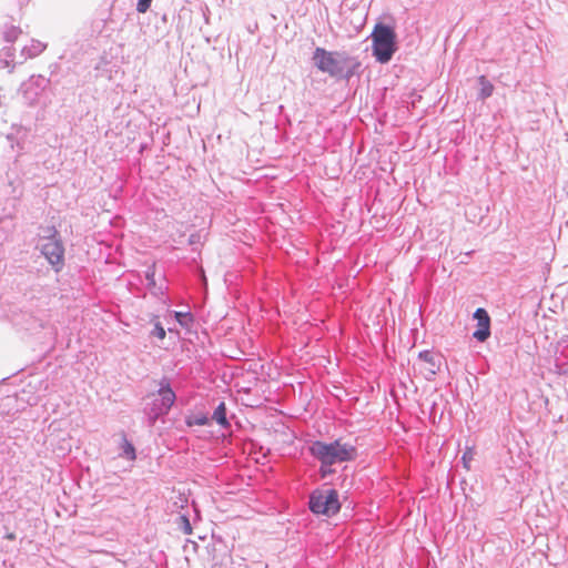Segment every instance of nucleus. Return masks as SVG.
I'll use <instances>...</instances> for the list:
<instances>
[{
    "mask_svg": "<svg viewBox=\"0 0 568 568\" xmlns=\"http://www.w3.org/2000/svg\"><path fill=\"white\" fill-rule=\"evenodd\" d=\"M312 60L320 71L327 73L332 78L348 80L354 73L353 59L345 52L316 48Z\"/></svg>",
    "mask_w": 568,
    "mask_h": 568,
    "instance_id": "nucleus-1",
    "label": "nucleus"
},
{
    "mask_svg": "<svg viewBox=\"0 0 568 568\" xmlns=\"http://www.w3.org/2000/svg\"><path fill=\"white\" fill-rule=\"evenodd\" d=\"M311 455L321 464H337L354 460L357 449L354 445L336 439L331 443L316 440L310 446Z\"/></svg>",
    "mask_w": 568,
    "mask_h": 568,
    "instance_id": "nucleus-2",
    "label": "nucleus"
},
{
    "mask_svg": "<svg viewBox=\"0 0 568 568\" xmlns=\"http://www.w3.org/2000/svg\"><path fill=\"white\" fill-rule=\"evenodd\" d=\"M373 54L381 63L388 62L396 51V34L385 24H377L372 33Z\"/></svg>",
    "mask_w": 568,
    "mask_h": 568,
    "instance_id": "nucleus-3",
    "label": "nucleus"
},
{
    "mask_svg": "<svg viewBox=\"0 0 568 568\" xmlns=\"http://www.w3.org/2000/svg\"><path fill=\"white\" fill-rule=\"evenodd\" d=\"M41 240L43 241L40 246L42 255L55 268V271H59L64 261V247L58 236L55 227L51 226L43 229Z\"/></svg>",
    "mask_w": 568,
    "mask_h": 568,
    "instance_id": "nucleus-4",
    "label": "nucleus"
},
{
    "mask_svg": "<svg viewBox=\"0 0 568 568\" xmlns=\"http://www.w3.org/2000/svg\"><path fill=\"white\" fill-rule=\"evenodd\" d=\"M339 508L338 494L334 489L314 491L310 497V509L314 514L333 516Z\"/></svg>",
    "mask_w": 568,
    "mask_h": 568,
    "instance_id": "nucleus-5",
    "label": "nucleus"
},
{
    "mask_svg": "<svg viewBox=\"0 0 568 568\" xmlns=\"http://www.w3.org/2000/svg\"><path fill=\"white\" fill-rule=\"evenodd\" d=\"M48 85V80L42 75H32L20 87V93L23 102L28 106H36L40 103V99Z\"/></svg>",
    "mask_w": 568,
    "mask_h": 568,
    "instance_id": "nucleus-6",
    "label": "nucleus"
},
{
    "mask_svg": "<svg viewBox=\"0 0 568 568\" xmlns=\"http://www.w3.org/2000/svg\"><path fill=\"white\" fill-rule=\"evenodd\" d=\"M477 320L478 329L473 333V337L479 342H485L490 336V318L484 308H477L474 313Z\"/></svg>",
    "mask_w": 568,
    "mask_h": 568,
    "instance_id": "nucleus-7",
    "label": "nucleus"
},
{
    "mask_svg": "<svg viewBox=\"0 0 568 568\" xmlns=\"http://www.w3.org/2000/svg\"><path fill=\"white\" fill-rule=\"evenodd\" d=\"M419 361L423 363V371L427 379L433 378L440 367L439 356L430 351H423L418 355Z\"/></svg>",
    "mask_w": 568,
    "mask_h": 568,
    "instance_id": "nucleus-8",
    "label": "nucleus"
},
{
    "mask_svg": "<svg viewBox=\"0 0 568 568\" xmlns=\"http://www.w3.org/2000/svg\"><path fill=\"white\" fill-rule=\"evenodd\" d=\"M158 399L162 407L159 409V413L168 414L170 408L172 407V405L175 402V394L169 384H166L165 386H163V385L161 386V388L159 389V398Z\"/></svg>",
    "mask_w": 568,
    "mask_h": 568,
    "instance_id": "nucleus-9",
    "label": "nucleus"
},
{
    "mask_svg": "<svg viewBox=\"0 0 568 568\" xmlns=\"http://www.w3.org/2000/svg\"><path fill=\"white\" fill-rule=\"evenodd\" d=\"M478 83L480 85L478 98L481 100L489 98L494 92L493 83L485 75L478 78Z\"/></svg>",
    "mask_w": 568,
    "mask_h": 568,
    "instance_id": "nucleus-10",
    "label": "nucleus"
},
{
    "mask_svg": "<svg viewBox=\"0 0 568 568\" xmlns=\"http://www.w3.org/2000/svg\"><path fill=\"white\" fill-rule=\"evenodd\" d=\"M212 419L223 427H227L230 425L226 418V407L223 402L214 409Z\"/></svg>",
    "mask_w": 568,
    "mask_h": 568,
    "instance_id": "nucleus-11",
    "label": "nucleus"
},
{
    "mask_svg": "<svg viewBox=\"0 0 568 568\" xmlns=\"http://www.w3.org/2000/svg\"><path fill=\"white\" fill-rule=\"evenodd\" d=\"M122 453L120 454L122 457H125L129 460L135 459V448L133 445L125 438H122Z\"/></svg>",
    "mask_w": 568,
    "mask_h": 568,
    "instance_id": "nucleus-12",
    "label": "nucleus"
},
{
    "mask_svg": "<svg viewBox=\"0 0 568 568\" xmlns=\"http://www.w3.org/2000/svg\"><path fill=\"white\" fill-rule=\"evenodd\" d=\"M162 408L161 407V404L159 402V399H154L153 403H152V407L151 409L148 412V417H149V420L151 424H154L155 420L160 417V416H163L164 414H160L159 413V409Z\"/></svg>",
    "mask_w": 568,
    "mask_h": 568,
    "instance_id": "nucleus-13",
    "label": "nucleus"
},
{
    "mask_svg": "<svg viewBox=\"0 0 568 568\" xmlns=\"http://www.w3.org/2000/svg\"><path fill=\"white\" fill-rule=\"evenodd\" d=\"M174 317L183 327H189L193 322V317L190 313L174 312Z\"/></svg>",
    "mask_w": 568,
    "mask_h": 568,
    "instance_id": "nucleus-14",
    "label": "nucleus"
},
{
    "mask_svg": "<svg viewBox=\"0 0 568 568\" xmlns=\"http://www.w3.org/2000/svg\"><path fill=\"white\" fill-rule=\"evenodd\" d=\"M45 49V44L40 41H33L31 47L28 48V57H36Z\"/></svg>",
    "mask_w": 568,
    "mask_h": 568,
    "instance_id": "nucleus-15",
    "label": "nucleus"
},
{
    "mask_svg": "<svg viewBox=\"0 0 568 568\" xmlns=\"http://www.w3.org/2000/svg\"><path fill=\"white\" fill-rule=\"evenodd\" d=\"M207 424H209V418L205 415H196V416L191 417V418L187 419V425L189 426H193V425L204 426V425H207Z\"/></svg>",
    "mask_w": 568,
    "mask_h": 568,
    "instance_id": "nucleus-16",
    "label": "nucleus"
},
{
    "mask_svg": "<svg viewBox=\"0 0 568 568\" xmlns=\"http://www.w3.org/2000/svg\"><path fill=\"white\" fill-rule=\"evenodd\" d=\"M151 335L158 337L159 339L165 338L166 332L160 322L154 323V327L151 332Z\"/></svg>",
    "mask_w": 568,
    "mask_h": 568,
    "instance_id": "nucleus-17",
    "label": "nucleus"
},
{
    "mask_svg": "<svg viewBox=\"0 0 568 568\" xmlns=\"http://www.w3.org/2000/svg\"><path fill=\"white\" fill-rule=\"evenodd\" d=\"M179 520H180V527L183 530V532L185 535L192 534V527H191L189 518L186 516L182 515V516H180Z\"/></svg>",
    "mask_w": 568,
    "mask_h": 568,
    "instance_id": "nucleus-18",
    "label": "nucleus"
},
{
    "mask_svg": "<svg viewBox=\"0 0 568 568\" xmlns=\"http://www.w3.org/2000/svg\"><path fill=\"white\" fill-rule=\"evenodd\" d=\"M19 33L20 30L18 28L11 27L4 32V38L7 41L12 42L18 38Z\"/></svg>",
    "mask_w": 568,
    "mask_h": 568,
    "instance_id": "nucleus-19",
    "label": "nucleus"
},
{
    "mask_svg": "<svg viewBox=\"0 0 568 568\" xmlns=\"http://www.w3.org/2000/svg\"><path fill=\"white\" fill-rule=\"evenodd\" d=\"M152 0H139L136 4V11L139 13H145L151 6Z\"/></svg>",
    "mask_w": 568,
    "mask_h": 568,
    "instance_id": "nucleus-20",
    "label": "nucleus"
},
{
    "mask_svg": "<svg viewBox=\"0 0 568 568\" xmlns=\"http://www.w3.org/2000/svg\"><path fill=\"white\" fill-rule=\"evenodd\" d=\"M331 466L332 464H321L320 474L322 478H325L334 473Z\"/></svg>",
    "mask_w": 568,
    "mask_h": 568,
    "instance_id": "nucleus-21",
    "label": "nucleus"
},
{
    "mask_svg": "<svg viewBox=\"0 0 568 568\" xmlns=\"http://www.w3.org/2000/svg\"><path fill=\"white\" fill-rule=\"evenodd\" d=\"M155 273H154V268L153 267H150L146 272H145V278L148 281V285L149 286H155Z\"/></svg>",
    "mask_w": 568,
    "mask_h": 568,
    "instance_id": "nucleus-22",
    "label": "nucleus"
},
{
    "mask_svg": "<svg viewBox=\"0 0 568 568\" xmlns=\"http://www.w3.org/2000/svg\"><path fill=\"white\" fill-rule=\"evenodd\" d=\"M471 459H473V452L470 449H468L467 452L464 453V455L462 457L465 468H467V469L470 468Z\"/></svg>",
    "mask_w": 568,
    "mask_h": 568,
    "instance_id": "nucleus-23",
    "label": "nucleus"
},
{
    "mask_svg": "<svg viewBox=\"0 0 568 568\" xmlns=\"http://www.w3.org/2000/svg\"><path fill=\"white\" fill-rule=\"evenodd\" d=\"M6 539H9V540H14L16 539V534L14 532H8L6 536H4Z\"/></svg>",
    "mask_w": 568,
    "mask_h": 568,
    "instance_id": "nucleus-24",
    "label": "nucleus"
},
{
    "mask_svg": "<svg viewBox=\"0 0 568 568\" xmlns=\"http://www.w3.org/2000/svg\"><path fill=\"white\" fill-rule=\"evenodd\" d=\"M564 344L568 346V336L562 337V338L560 339L559 345H564Z\"/></svg>",
    "mask_w": 568,
    "mask_h": 568,
    "instance_id": "nucleus-25",
    "label": "nucleus"
}]
</instances>
